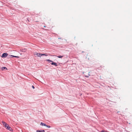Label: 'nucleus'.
Listing matches in <instances>:
<instances>
[{
	"label": "nucleus",
	"instance_id": "obj_8",
	"mask_svg": "<svg viewBox=\"0 0 132 132\" xmlns=\"http://www.w3.org/2000/svg\"><path fill=\"white\" fill-rule=\"evenodd\" d=\"M63 56H57L58 58H62Z\"/></svg>",
	"mask_w": 132,
	"mask_h": 132
},
{
	"label": "nucleus",
	"instance_id": "obj_4",
	"mask_svg": "<svg viewBox=\"0 0 132 132\" xmlns=\"http://www.w3.org/2000/svg\"><path fill=\"white\" fill-rule=\"evenodd\" d=\"M51 64V65H54L55 66H57V64L56 63H55L52 62Z\"/></svg>",
	"mask_w": 132,
	"mask_h": 132
},
{
	"label": "nucleus",
	"instance_id": "obj_3",
	"mask_svg": "<svg viewBox=\"0 0 132 132\" xmlns=\"http://www.w3.org/2000/svg\"><path fill=\"white\" fill-rule=\"evenodd\" d=\"M8 54L5 53H3L1 56V57H5Z\"/></svg>",
	"mask_w": 132,
	"mask_h": 132
},
{
	"label": "nucleus",
	"instance_id": "obj_14",
	"mask_svg": "<svg viewBox=\"0 0 132 132\" xmlns=\"http://www.w3.org/2000/svg\"><path fill=\"white\" fill-rule=\"evenodd\" d=\"M32 88L33 89H34L35 88V87H34V86L33 85H32Z\"/></svg>",
	"mask_w": 132,
	"mask_h": 132
},
{
	"label": "nucleus",
	"instance_id": "obj_18",
	"mask_svg": "<svg viewBox=\"0 0 132 132\" xmlns=\"http://www.w3.org/2000/svg\"><path fill=\"white\" fill-rule=\"evenodd\" d=\"M44 27H45V26H44Z\"/></svg>",
	"mask_w": 132,
	"mask_h": 132
},
{
	"label": "nucleus",
	"instance_id": "obj_12",
	"mask_svg": "<svg viewBox=\"0 0 132 132\" xmlns=\"http://www.w3.org/2000/svg\"><path fill=\"white\" fill-rule=\"evenodd\" d=\"M101 132H108L107 131H105L104 130H102L101 131Z\"/></svg>",
	"mask_w": 132,
	"mask_h": 132
},
{
	"label": "nucleus",
	"instance_id": "obj_16",
	"mask_svg": "<svg viewBox=\"0 0 132 132\" xmlns=\"http://www.w3.org/2000/svg\"><path fill=\"white\" fill-rule=\"evenodd\" d=\"M85 77H88V76H85Z\"/></svg>",
	"mask_w": 132,
	"mask_h": 132
},
{
	"label": "nucleus",
	"instance_id": "obj_7",
	"mask_svg": "<svg viewBox=\"0 0 132 132\" xmlns=\"http://www.w3.org/2000/svg\"><path fill=\"white\" fill-rule=\"evenodd\" d=\"M1 69L2 70H4V69H6L7 70V68L5 67H2L1 68Z\"/></svg>",
	"mask_w": 132,
	"mask_h": 132
},
{
	"label": "nucleus",
	"instance_id": "obj_9",
	"mask_svg": "<svg viewBox=\"0 0 132 132\" xmlns=\"http://www.w3.org/2000/svg\"><path fill=\"white\" fill-rule=\"evenodd\" d=\"M46 61H48V62H49V63L52 62V61L50 60H47Z\"/></svg>",
	"mask_w": 132,
	"mask_h": 132
},
{
	"label": "nucleus",
	"instance_id": "obj_17",
	"mask_svg": "<svg viewBox=\"0 0 132 132\" xmlns=\"http://www.w3.org/2000/svg\"><path fill=\"white\" fill-rule=\"evenodd\" d=\"M81 94H80L79 95H80V96H81Z\"/></svg>",
	"mask_w": 132,
	"mask_h": 132
},
{
	"label": "nucleus",
	"instance_id": "obj_1",
	"mask_svg": "<svg viewBox=\"0 0 132 132\" xmlns=\"http://www.w3.org/2000/svg\"><path fill=\"white\" fill-rule=\"evenodd\" d=\"M2 122L3 125L6 129L11 131H13V129H12L11 127L9 126V125L6 123L4 121H2Z\"/></svg>",
	"mask_w": 132,
	"mask_h": 132
},
{
	"label": "nucleus",
	"instance_id": "obj_13",
	"mask_svg": "<svg viewBox=\"0 0 132 132\" xmlns=\"http://www.w3.org/2000/svg\"><path fill=\"white\" fill-rule=\"evenodd\" d=\"M14 57H17V58H19V56H14Z\"/></svg>",
	"mask_w": 132,
	"mask_h": 132
},
{
	"label": "nucleus",
	"instance_id": "obj_5",
	"mask_svg": "<svg viewBox=\"0 0 132 132\" xmlns=\"http://www.w3.org/2000/svg\"><path fill=\"white\" fill-rule=\"evenodd\" d=\"M36 131L37 132H45V130H37Z\"/></svg>",
	"mask_w": 132,
	"mask_h": 132
},
{
	"label": "nucleus",
	"instance_id": "obj_15",
	"mask_svg": "<svg viewBox=\"0 0 132 132\" xmlns=\"http://www.w3.org/2000/svg\"><path fill=\"white\" fill-rule=\"evenodd\" d=\"M11 57H14V56L12 55H11Z\"/></svg>",
	"mask_w": 132,
	"mask_h": 132
},
{
	"label": "nucleus",
	"instance_id": "obj_10",
	"mask_svg": "<svg viewBox=\"0 0 132 132\" xmlns=\"http://www.w3.org/2000/svg\"><path fill=\"white\" fill-rule=\"evenodd\" d=\"M22 52H25L26 51V49H22Z\"/></svg>",
	"mask_w": 132,
	"mask_h": 132
},
{
	"label": "nucleus",
	"instance_id": "obj_11",
	"mask_svg": "<svg viewBox=\"0 0 132 132\" xmlns=\"http://www.w3.org/2000/svg\"><path fill=\"white\" fill-rule=\"evenodd\" d=\"M46 127H47V128H50L51 127V126H48L46 125Z\"/></svg>",
	"mask_w": 132,
	"mask_h": 132
},
{
	"label": "nucleus",
	"instance_id": "obj_6",
	"mask_svg": "<svg viewBox=\"0 0 132 132\" xmlns=\"http://www.w3.org/2000/svg\"><path fill=\"white\" fill-rule=\"evenodd\" d=\"M40 125H42V126H46V125L45 123H44L42 122H41Z\"/></svg>",
	"mask_w": 132,
	"mask_h": 132
},
{
	"label": "nucleus",
	"instance_id": "obj_2",
	"mask_svg": "<svg viewBox=\"0 0 132 132\" xmlns=\"http://www.w3.org/2000/svg\"><path fill=\"white\" fill-rule=\"evenodd\" d=\"M35 55H37V56L38 57H40L41 56H43V55H45L46 56H47V55L45 54H41V53H36L35 54Z\"/></svg>",
	"mask_w": 132,
	"mask_h": 132
}]
</instances>
